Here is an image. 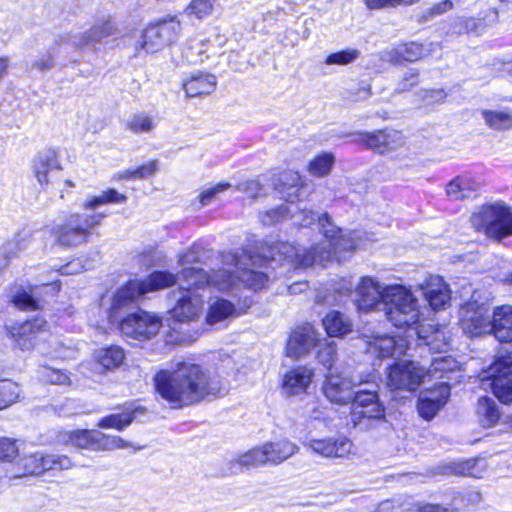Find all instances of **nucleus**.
Returning <instances> with one entry per match:
<instances>
[{"instance_id":"cd10ccee","label":"nucleus","mask_w":512,"mask_h":512,"mask_svg":"<svg viewBox=\"0 0 512 512\" xmlns=\"http://www.w3.org/2000/svg\"><path fill=\"white\" fill-rule=\"evenodd\" d=\"M490 333L500 342L512 341V306L501 305L493 310Z\"/></svg>"},{"instance_id":"a878e982","label":"nucleus","mask_w":512,"mask_h":512,"mask_svg":"<svg viewBox=\"0 0 512 512\" xmlns=\"http://www.w3.org/2000/svg\"><path fill=\"white\" fill-rule=\"evenodd\" d=\"M297 451V445L288 440L269 442L258 450V462L279 464L294 455Z\"/></svg>"},{"instance_id":"72a5a7b5","label":"nucleus","mask_w":512,"mask_h":512,"mask_svg":"<svg viewBox=\"0 0 512 512\" xmlns=\"http://www.w3.org/2000/svg\"><path fill=\"white\" fill-rule=\"evenodd\" d=\"M480 114L489 129L497 132L512 130V108L483 109Z\"/></svg>"},{"instance_id":"680f3d73","label":"nucleus","mask_w":512,"mask_h":512,"mask_svg":"<svg viewBox=\"0 0 512 512\" xmlns=\"http://www.w3.org/2000/svg\"><path fill=\"white\" fill-rule=\"evenodd\" d=\"M459 26L458 33H477L482 29L481 19L474 17H460L458 18Z\"/></svg>"},{"instance_id":"3c124183","label":"nucleus","mask_w":512,"mask_h":512,"mask_svg":"<svg viewBox=\"0 0 512 512\" xmlns=\"http://www.w3.org/2000/svg\"><path fill=\"white\" fill-rule=\"evenodd\" d=\"M11 302L19 309L22 310H37L39 308L38 300L22 288H16L12 291Z\"/></svg>"},{"instance_id":"6ab92c4d","label":"nucleus","mask_w":512,"mask_h":512,"mask_svg":"<svg viewBox=\"0 0 512 512\" xmlns=\"http://www.w3.org/2000/svg\"><path fill=\"white\" fill-rule=\"evenodd\" d=\"M48 324L43 319H34L12 325L9 333L17 347L23 351L35 350L37 341L45 334Z\"/></svg>"},{"instance_id":"37998d69","label":"nucleus","mask_w":512,"mask_h":512,"mask_svg":"<svg viewBox=\"0 0 512 512\" xmlns=\"http://www.w3.org/2000/svg\"><path fill=\"white\" fill-rule=\"evenodd\" d=\"M236 315V309L231 302L224 299H217L210 304L206 321L209 325H215Z\"/></svg>"},{"instance_id":"20e7f679","label":"nucleus","mask_w":512,"mask_h":512,"mask_svg":"<svg viewBox=\"0 0 512 512\" xmlns=\"http://www.w3.org/2000/svg\"><path fill=\"white\" fill-rule=\"evenodd\" d=\"M409 342L401 337L375 336L367 341V352L379 358L391 356L398 361L387 368V385L393 390L413 391L425 377V369L409 359H400L409 349Z\"/></svg>"},{"instance_id":"8fccbe9b","label":"nucleus","mask_w":512,"mask_h":512,"mask_svg":"<svg viewBox=\"0 0 512 512\" xmlns=\"http://www.w3.org/2000/svg\"><path fill=\"white\" fill-rule=\"evenodd\" d=\"M39 376L42 381L54 385H69L71 379L66 371L43 366L39 370Z\"/></svg>"},{"instance_id":"a19ab883","label":"nucleus","mask_w":512,"mask_h":512,"mask_svg":"<svg viewBox=\"0 0 512 512\" xmlns=\"http://www.w3.org/2000/svg\"><path fill=\"white\" fill-rule=\"evenodd\" d=\"M459 368V363L455 358L448 355H439L432 359V362L427 370H425V377H431L435 379L447 378L449 383L450 377L445 374L453 373Z\"/></svg>"},{"instance_id":"9d476101","label":"nucleus","mask_w":512,"mask_h":512,"mask_svg":"<svg viewBox=\"0 0 512 512\" xmlns=\"http://www.w3.org/2000/svg\"><path fill=\"white\" fill-rule=\"evenodd\" d=\"M104 217V214H71L64 224L57 227V242L68 247L85 243L91 229L99 225Z\"/></svg>"},{"instance_id":"6e6552de","label":"nucleus","mask_w":512,"mask_h":512,"mask_svg":"<svg viewBox=\"0 0 512 512\" xmlns=\"http://www.w3.org/2000/svg\"><path fill=\"white\" fill-rule=\"evenodd\" d=\"M181 33V22L176 16H167L150 23L143 30L139 45L147 53L158 52L175 43Z\"/></svg>"},{"instance_id":"c756f323","label":"nucleus","mask_w":512,"mask_h":512,"mask_svg":"<svg viewBox=\"0 0 512 512\" xmlns=\"http://www.w3.org/2000/svg\"><path fill=\"white\" fill-rule=\"evenodd\" d=\"M92 357L102 372L114 371L123 364L125 352L118 345H110L96 349Z\"/></svg>"},{"instance_id":"f3484780","label":"nucleus","mask_w":512,"mask_h":512,"mask_svg":"<svg viewBox=\"0 0 512 512\" xmlns=\"http://www.w3.org/2000/svg\"><path fill=\"white\" fill-rule=\"evenodd\" d=\"M388 285L373 277H362L355 288L356 305L362 312L382 311Z\"/></svg>"},{"instance_id":"b1692460","label":"nucleus","mask_w":512,"mask_h":512,"mask_svg":"<svg viewBox=\"0 0 512 512\" xmlns=\"http://www.w3.org/2000/svg\"><path fill=\"white\" fill-rule=\"evenodd\" d=\"M202 308L203 299L198 293L194 291H179L177 302L169 313L175 321L188 323L199 317Z\"/></svg>"},{"instance_id":"2eb2a0df","label":"nucleus","mask_w":512,"mask_h":512,"mask_svg":"<svg viewBox=\"0 0 512 512\" xmlns=\"http://www.w3.org/2000/svg\"><path fill=\"white\" fill-rule=\"evenodd\" d=\"M368 380L358 381L338 371H329L323 382L322 391L327 400L337 405H347L351 402L357 386Z\"/></svg>"},{"instance_id":"bb28decb","label":"nucleus","mask_w":512,"mask_h":512,"mask_svg":"<svg viewBox=\"0 0 512 512\" xmlns=\"http://www.w3.org/2000/svg\"><path fill=\"white\" fill-rule=\"evenodd\" d=\"M217 86L216 77L206 72H193L182 83L188 97H202L211 94Z\"/></svg>"},{"instance_id":"bf43d9fd","label":"nucleus","mask_w":512,"mask_h":512,"mask_svg":"<svg viewBox=\"0 0 512 512\" xmlns=\"http://www.w3.org/2000/svg\"><path fill=\"white\" fill-rule=\"evenodd\" d=\"M336 355V345L334 342H330L324 347H322L321 350L318 352V359L324 366H326L329 369V371H333L332 366L335 362Z\"/></svg>"},{"instance_id":"4d7b16f0","label":"nucleus","mask_w":512,"mask_h":512,"mask_svg":"<svg viewBox=\"0 0 512 512\" xmlns=\"http://www.w3.org/2000/svg\"><path fill=\"white\" fill-rule=\"evenodd\" d=\"M18 454L19 447L15 439L0 437V462H12Z\"/></svg>"},{"instance_id":"1a4fd4ad","label":"nucleus","mask_w":512,"mask_h":512,"mask_svg":"<svg viewBox=\"0 0 512 512\" xmlns=\"http://www.w3.org/2000/svg\"><path fill=\"white\" fill-rule=\"evenodd\" d=\"M305 186L302 176L294 170L268 172L258 179V192L261 190L267 194L270 190L277 191L286 201L292 203L302 199V190Z\"/></svg>"},{"instance_id":"052dcab7","label":"nucleus","mask_w":512,"mask_h":512,"mask_svg":"<svg viewBox=\"0 0 512 512\" xmlns=\"http://www.w3.org/2000/svg\"><path fill=\"white\" fill-rule=\"evenodd\" d=\"M447 94L443 89H431V90H421L419 91V98L426 104V105H433L442 103Z\"/></svg>"},{"instance_id":"e2e57ef3","label":"nucleus","mask_w":512,"mask_h":512,"mask_svg":"<svg viewBox=\"0 0 512 512\" xmlns=\"http://www.w3.org/2000/svg\"><path fill=\"white\" fill-rule=\"evenodd\" d=\"M158 171V162L151 160L137 168H134V179L141 180L153 177Z\"/></svg>"},{"instance_id":"69168bd1","label":"nucleus","mask_w":512,"mask_h":512,"mask_svg":"<svg viewBox=\"0 0 512 512\" xmlns=\"http://www.w3.org/2000/svg\"><path fill=\"white\" fill-rule=\"evenodd\" d=\"M419 80V74L416 70H410L405 73L404 77L398 82L395 91L402 93L410 90L412 87L417 85Z\"/></svg>"},{"instance_id":"f8f14e48","label":"nucleus","mask_w":512,"mask_h":512,"mask_svg":"<svg viewBox=\"0 0 512 512\" xmlns=\"http://www.w3.org/2000/svg\"><path fill=\"white\" fill-rule=\"evenodd\" d=\"M72 466V461L66 456L34 453L20 458L13 467V470L10 471L9 477L22 478L41 475L49 470H66Z\"/></svg>"},{"instance_id":"ea45409f","label":"nucleus","mask_w":512,"mask_h":512,"mask_svg":"<svg viewBox=\"0 0 512 512\" xmlns=\"http://www.w3.org/2000/svg\"><path fill=\"white\" fill-rule=\"evenodd\" d=\"M210 53L209 41L201 36H195L189 39L184 55L190 64H201L210 57Z\"/></svg>"},{"instance_id":"393cba45","label":"nucleus","mask_w":512,"mask_h":512,"mask_svg":"<svg viewBox=\"0 0 512 512\" xmlns=\"http://www.w3.org/2000/svg\"><path fill=\"white\" fill-rule=\"evenodd\" d=\"M449 396L448 382L442 380L437 389L427 391L419 397L417 405L419 415L426 420H431L444 407Z\"/></svg>"},{"instance_id":"a211bd4d","label":"nucleus","mask_w":512,"mask_h":512,"mask_svg":"<svg viewBox=\"0 0 512 512\" xmlns=\"http://www.w3.org/2000/svg\"><path fill=\"white\" fill-rule=\"evenodd\" d=\"M312 453L323 458H348L353 451V443L345 436L309 438L303 443Z\"/></svg>"},{"instance_id":"c85d7f7f","label":"nucleus","mask_w":512,"mask_h":512,"mask_svg":"<svg viewBox=\"0 0 512 512\" xmlns=\"http://www.w3.org/2000/svg\"><path fill=\"white\" fill-rule=\"evenodd\" d=\"M61 169L58 153L53 149H46L37 154L33 160V172L41 186L50 183L49 172Z\"/></svg>"},{"instance_id":"4be33fe9","label":"nucleus","mask_w":512,"mask_h":512,"mask_svg":"<svg viewBox=\"0 0 512 512\" xmlns=\"http://www.w3.org/2000/svg\"><path fill=\"white\" fill-rule=\"evenodd\" d=\"M119 30L110 17L102 19L88 30L77 35H71V46L82 50L107 37L116 36Z\"/></svg>"},{"instance_id":"f03ea898","label":"nucleus","mask_w":512,"mask_h":512,"mask_svg":"<svg viewBox=\"0 0 512 512\" xmlns=\"http://www.w3.org/2000/svg\"><path fill=\"white\" fill-rule=\"evenodd\" d=\"M227 267L207 275L200 268H184L178 278L182 292L192 291L211 285L220 291L236 292L244 288H253L256 282L255 260L252 254L243 251L240 255H229Z\"/></svg>"},{"instance_id":"f704fd0d","label":"nucleus","mask_w":512,"mask_h":512,"mask_svg":"<svg viewBox=\"0 0 512 512\" xmlns=\"http://www.w3.org/2000/svg\"><path fill=\"white\" fill-rule=\"evenodd\" d=\"M486 468L487 463L484 459L474 458L445 465L443 467V473L482 478Z\"/></svg>"},{"instance_id":"a18cd8bd","label":"nucleus","mask_w":512,"mask_h":512,"mask_svg":"<svg viewBox=\"0 0 512 512\" xmlns=\"http://www.w3.org/2000/svg\"><path fill=\"white\" fill-rule=\"evenodd\" d=\"M335 163V156L331 152H322L310 160L307 171L315 177H325L330 174Z\"/></svg>"},{"instance_id":"774afa93","label":"nucleus","mask_w":512,"mask_h":512,"mask_svg":"<svg viewBox=\"0 0 512 512\" xmlns=\"http://www.w3.org/2000/svg\"><path fill=\"white\" fill-rule=\"evenodd\" d=\"M454 8V3L451 0H444L438 3H435L432 5L428 11L427 14L430 17L439 16L442 15L448 11H451Z\"/></svg>"},{"instance_id":"0eeeda50","label":"nucleus","mask_w":512,"mask_h":512,"mask_svg":"<svg viewBox=\"0 0 512 512\" xmlns=\"http://www.w3.org/2000/svg\"><path fill=\"white\" fill-rule=\"evenodd\" d=\"M176 283V278L168 272H155L147 277L144 281H129L125 286L121 287L113 296L111 306L112 314L109 322H114L115 310L136 301L140 296L156 290L164 289Z\"/></svg>"},{"instance_id":"09e8293b","label":"nucleus","mask_w":512,"mask_h":512,"mask_svg":"<svg viewBox=\"0 0 512 512\" xmlns=\"http://www.w3.org/2000/svg\"><path fill=\"white\" fill-rule=\"evenodd\" d=\"M133 419L134 415L132 412L123 414H111L100 419L98 422V427L102 429L112 428L116 430H123L132 423Z\"/></svg>"},{"instance_id":"dca6fc26","label":"nucleus","mask_w":512,"mask_h":512,"mask_svg":"<svg viewBox=\"0 0 512 512\" xmlns=\"http://www.w3.org/2000/svg\"><path fill=\"white\" fill-rule=\"evenodd\" d=\"M490 380L494 395L503 403L512 402V360L501 358L495 361L482 377L483 384Z\"/></svg>"},{"instance_id":"338daca9","label":"nucleus","mask_w":512,"mask_h":512,"mask_svg":"<svg viewBox=\"0 0 512 512\" xmlns=\"http://www.w3.org/2000/svg\"><path fill=\"white\" fill-rule=\"evenodd\" d=\"M410 511L411 506H405L399 499L385 500L378 505L376 512H403Z\"/></svg>"},{"instance_id":"49530a36","label":"nucleus","mask_w":512,"mask_h":512,"mask_svg":"<svg viewBox=\"0 0 512 512\" xmlns=\"http://www.w3.org/2000/svg\"><path fill=\"white\" fill-rule=\"evenodd\" d=\"M126 128L135 134L150 133L155 128V120L145 112L135 113L127 119Z\"/></svg>"},{"instance_id":"ddd939ff","label":"nucleus","mask_w":512,"mask_h":512,"mask_svg":"<svg viewBox=\"0 0 512 512\" xmlns=\"http://www.w3.org/2000/svg\"><path fill=\"white\" fill-rule=\"evenodd\" d=\"M119 327L125 337L139 341L149 340L159 333L162 318L155 313L138 310L123 318Z\"/></svg>"},{"instance_id":"9b49d317","label":"nucleus","mask_w":512,"mask_h":512,"mask_svg":"<svg viewBox=\"0 0 512 512\" xmlns=\"http://www.w3.org/2000/svg\"><path fill=\"white\" fill-rule=\"evenodd\" d=\"M350 413L354 427L367 428L370 420H384L385 407L381 403L377 389L354 390Z\"/></svg>"},{"instance_id":"5701e85b","label":"nucleus","mask_w":512,"mask_h":512,"mask_svg":"<svg viewBox=\"0 0 512 512\" xmlns=\"http://www.w3.org/2000/svg\"><path fill=\"white\" fill-rule=\"evenodd\" d=\"M418 288L433 310L444 309L450 302L451 291L440 276H429L418 285Z\"/></svg>"},{"instance_id":"13d9d810","label":"nucleus","mask_w":512,"mask_h":512,"mask_svg":"<svg viewBox=\"0 0 512 512\" xmlns=\"http://www.w3.org/2000/svg\"><path fill=\"white\" fill-rule=\"evenodd\" d=\"M411 512H462L454 505L442 506L432 503H414L411 506Z\"/></svg>"},{"instance_id":"423d86ee","label":"nucleus","mask_w":512,"mask_h":512,"mask_svg":"<svg viewBox=\"0 0 512 512\" xmlns=\"http://www.w3.org/2000/svg\"><path fill=\"white\" fill-rule=\"evenodd\" d=\"M472 226L493 239L512 235V209L502 202L479 207L470 218Z\"/></svg>"},{"instance_id":"6e6d98bb","label":"nucleus","mask_w":512,"mask_h":512,"mask_svg":"<svg viewBox=\"0 0 512 512\" xmlns=\"http://www.w3.org/2000/svg\"><path fill=\"white\" fill-rule=\"evenodd\" d=\"M233 185L229 182H220L216 185L203 190L199 194V201L202 206L210 204L213 200L218 199L219 196L232 188Z\"/></svg>"},{"instance_id":"f257e3e1","label":"nucleus","mask_w":512,"mask_h":512,"mask_svg":"<svg viewBox=\"0 0 512 512\" xmlns=\"http://www.w3.org/2000/svg\"><path fill=\"white\" fill-rule=\"evenodd\" d=\"M154 385L157 393L174 408L192 405L219 391L203 368L189 361H178L158 371Z\"/></svg>"},{"instance_id":"c03bdc74","label":"nucleus","mask_w":512,"mask_h":512,"mask_svg":"<svg viewBox=\"0 0 512 512\" xmlns=\"http://www.w3.org/2000/svg\"><path fill=\"white\" fill-rule=\"evenodd\" d=\"M127 200L126 195L118 192L115 189H107L100 195L88 197L82 204V207L86 210H94L99 206L105 204H118L124 203Z\"/></svg>"},{"instance_id":"603ef678","label":"nucleus","mask_w":512,"mask_h":512,"mask_svg":"<svg viewBox=\"0 0 512 512\" xmlns=\"http://www.w3.org/2000/svg\"><path fill=\"white\" fill-rule=\"evenodd\" d=\"M360 56V51L355 48H347L329 54L324 63L326 65H348L356 61Z\"/></svg>"},{"instance_id":"58836bf2","label":"nucleus","mask_w":512,"mask_h":512,"mask_svg":"<svg viewBox=\"0 0 512 512\" xmlns=\"http://www.w3.org/2000/svg\"><path fill=\"white\" fill-rule=\"evenodd\" d=\"M71 34L63 33L59 34L55 37L54 42L51 48L39 55L33 62L32 67L38 70L44 71L50 69L54 66V56L57 54L64 46L71 45Z\"/></svg>"},{"instance_id":"4c0bfd02","label":"nucleus","mask_w":512,"mask_h":512,"mask_svg":"<svg viewBox=\"0 0 512 512\" xmlns=\"http://www.w3.org/2000/svg\"><path fill=\"white\" fill-rule=\"evenodd\" d=\"M96 430H75L61 433L59 441L75 448L96 451Z\"/></svg>"},{"instance_id":"de8ad7c7","label":"nucleus","mask_w":512,"mask_h":512,"mask_svg":"<svg viewBox=\"0 0 512 512\" xmlns=\"http://www.w3.org/2000/svg\"><path fill=\"white\" fill-rule=\"evenodd\" d=\"M96 451L125 449L132 445L119 436L108 435L96 430Z\"/></svg>"},{"instance_id":"c9c22d12","label":"nucleus","mask_w":512,"mask_h":512,"mask_svg":"<svg viewBox=\"0 0 512 512\" xmlns=\"http://www.w3.org/2000/svg\"><path fill=\"white\" fill-rule=\"evenodd\" d=\"M322 324L330 337H343L353 329L350 318L339 311L329 312L323 318Z\"/></svg>"},{"instance_id":"412c9836","label":"nucleus","mask_w":512,"mask_h":512,"mask_svg":"<svg viewBox=\"0 0 512 512\" xmlns=\"http://www.w3.org/2000/svg\"><path fill=\"white\" fill-rule=\"evenodd\" d=\"M319 341V334L310 324L297 327L290 335L286 345V355L293 359L309 353Z\"/></svg>"},{"instance_id":"e433bc0d","label":"nucleus","mask_w":512,"mask_h":512,"mask_svg":"<svg viewBox=\"0 0 512 512\" xmlns=\"http://www.w3.org/2000/svg\"><path fill=\"white\" fill-rule=\"evenodd\" d=\"M389 60L395 63L402 61L415 62L427 55L424 46L417 42L398 45L388 52Z\"/></svg>"},{"instance_id":"0e129e2a","label":"nucleus","mask_w":512,"mask_h":512,"mask_svg":"<svg viewBox=\"0 0 512 512\" xmlns=\"http://www.w3.org/2000/svg\"><path fill=\"white\" fill-rule=\"evenodd\" d=\"M27 249V243L24 240H13L4 247V256L7 260L17 258L21 252Z\"/></svg>"},{"instance_id":"7c9ffc66","label":"nucleus","mask_w":512,"mask_h":512,"mask_svg":"<svg viewBox=\"0 0 512 512\" xmlns=\"http://www.w3.org/2000/svg\"><path fill=\"white\" fill-rule=\"evenodd\" d=\"M314 372L306 366H299L286 373L283 379V388L289 395L305 392L312 382Z\"/></svg>"},{"instance_id":"5fc2aeb1","label":"nucleus","mask_w":512,"mask_h":512,"mask_svg":"<svg viewBox=\"0 0 512 512\" xmlns=\"http://www.w3.org/2000/svg\"><path fill=\"white\" fill-rule=\"evenodd\" d=\"M0 388L9 389L8 392L0 393V410L6 409L16 403L20 397L19 386L11 381H0Z\"/></svg>"},{"instance_id":"79ce46f5","label":"nucleus","mask_w":512,"mask_h":512,"mask_svg":"<svg viewBox=\"0 0 512 512\" xmlns=\"http://www.w3.org/2000/svg\"><path fill=\"white\" fill-rule=\"evenodd\" d=\"M476 415L480 425L484 428L494 426L501 416L496 402L489 397H481L478 400Z\"/></svg>"},{"instance_id":"7ed1b4c3","label":"nucleus","mask_w":512,"mask_h":512,"mask_svg":"<svg viewBox=\"0 0 512 512\" xmlns=\"http://www.w3.org/2000/svg\"><path fill=\"white\" fill-rule=\"evenodd\" d=\"M387 320L395 327H407L430 350L442 352L449 345L445 339L444 332L434 331L431 336H425L419 331L417 324L420 320V305L418 298L410 287L402 284H389L385 294V303L382 310Z\"/></svg>"},{"instance_id":"2f4dec72","label":"nucleus","mask_w":512,"mask_h":512,"mask_svg":"<svg viewBox=\"0 0 512 512\" xmlns=\"http://www.w3.org/2000/svg\"><path fill=\"white\" fill-rule=\"evenodd\" d=\"M480 183L471 176L462 175L452 179L446 186L447 195L454 200L468 199L476 196Z\"/></svg>"},{"instance_id":"aec40b11","label":"nucleus","mask_w":512,"mask_h":512,"mask_svg":"<svg viewBox=\"0 0 512 512\" xmlns=\"http://www.w3.org/2000/svg\"><path fill=\"white\" fill-rule=\"evenodd\" d=\"M360 143L377 153L385 154L401 148L405 144L404 135L394 129L360 133Z\"/></svg>"},{"instance_id":"39448f33","label":"nucleus","mask_w":512,"mask_h":512,"mask_svg":"<svg viewBox=\"0 0 512 512\" xmlns=\"http://www.w3.org/2000/svg\"><path fill=\"white\" fill-rule=\"evenodd\" d=\"M318 224L325 241L310 251L296 252L294 262L299 267H309L314 263L325 265L333 258L345 259V253L354 251L362 246V236L357 231L343 233L330 220L327 214L318 217Z\"/></svg>"},{"instance_id":"473e14b6","label":"nucleus","mask_w":512,"mask_h":512,"mask_svg":"<svg viewBox=\"0 0 512 512\" xmlns=\"http://www.w3.org/2000/svg\"><path fill=\"white\" fill-rule=\"evenodd\" d=\"M70 347L66 346L58 337L48 333L42 334L35 346L37 354L50 358H67L70 354Z\"/></svg>"},{"instance_id":"864d4df0","label":"nucleus","mask_w":512,"mask_h":512,"mask_svg":"<svg viewBox=\"0 0 512 512\" xmlns=\"http://www.w3.org/2000/svg\"><path fill=\"white\" fill-rule=\"evenodd\" d=\"M213 8L214 0H191L189 5L185 8V13L188 16L203 19L212 13Z\"/></svg>"},{"instance_id":"4468645a","label":"nucleus","mask_w":512,"mask_h":512,"mask_svg":"<svg viewBox=\"0 0 512 512\" xmlns=\"http://www.w3.org/2000/svg\"><path fill=\"white\" fill-rule=\"evenodd\" d=\"M459 324L463 332L470 337L490 334L491 318L489 308L485 303L476 300L466 302L459 311Z\"/></svg>"}]
</instances>
